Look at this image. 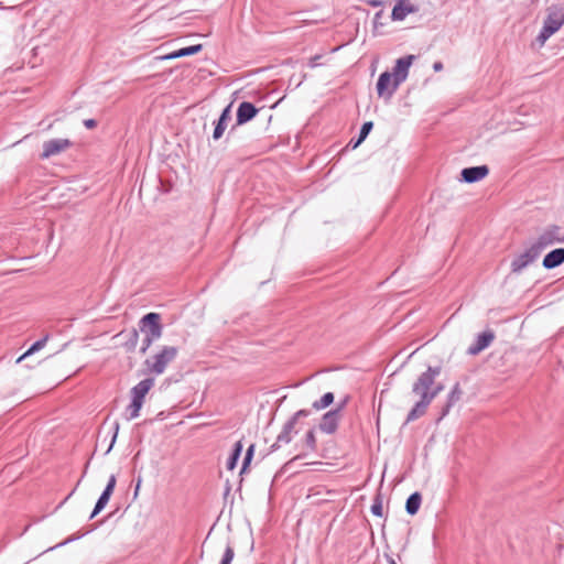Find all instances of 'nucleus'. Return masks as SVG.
<instances>
[{
	"label": "nucleus",
	"instance_id": "obj_1",
	"mask_svg": "<svg viewBox=\"0 0 564 564\" xmlns=\"http://www.w3.org/2000/svg\"><path fill=\"white\" fill-rule=\"evenodd\" d=\"M441 373V367L429 366L417 379L413 382L411 393L417 398L406 416V423L413 422L423 416L433 400L444 390L442 383H436L435 379Z\"/></svg>",
	"mask_w": 564,
	"mask_h": 564
},
{
	"label": "nucleus",
	"instance_id": "obj_2",
	"mask_svg": "<svg viewBox=\"0 0 564 564\" xmlns=\"http://www.w3.org/2000/svg\"><path fill=\"white\" fill-rule=\"evenodd\" d=\"M564 24V4H552L546 10L543 28L536 41L543 45Z\"/></svg>",
	"mask_w": 564,
	"mask_h": 564
},
{
	"label": "nucleus",
	"instance_id": "obj_3",
	"mask_svg": "<svg viewBox=\"0 0 564 564\" xmlns=\"http://www.w3.org/2000/svg\"><path fill=\"white\" fill-rule=\"evenodd\" d=\"M178 348L174 346H162L153 356L144 360L147 372L160 376L164 373L167 366L176 359Z\"/></svg>",
	"mask_w": 564,
	"mask_h": 564
},
{
	"label": "nucleus",
	"instance_id": "obj_4",
	"mask_svg": "<svg viewBox=\"0 0 564 564\" xmlns=\"http://www.w3.org/2000/svg\"><path fill=\"white\" fill-rule=\"evenodd\" d=\"M160 314L148 313L140 321V329L144 334L141 352H145L150 346L162 336L163 327L160 323Z\"/></svg>",
	"mask_w": 564,
	"mask_h": 564
},
{
	"label": "nucleus",
	"instance_id": "obj_5",
	"mask_svg": "<svg viewBox=\"0 0 564 564\" xmlns=\"http://www.w3.org/2000/svg\"><path fill=\"white\" fill-rule=\"evenodd\" d=\"M542 253L540 247L533 242L530 247H528L523 252L516 256L511 262V271L513 273H520L528 265L533 263Z\"/></svg>",
	"mask_w": 564,
	"mask_h": 564
},
{
	"label": "nucleus",
	"instance_id": "obj_6",
	"mask_svg": "<svg viewBox=\"0 0 564 564\" xmlns=\"http://www.w3.org/2000/svg\"><path fill=\"white\" fill-rule=\"evenodd\" d=\"M308 411L300 410L297 411L283 426L281 433L278 435L276 442L272 445V449H276L280 443L288 444L291 442L293 434L297 433L295 430V424L297 420L302 416H307Z\"/></svg>",
	"mask_w": 564,
	"mask_h": 564
},
{
	"label": "nucleus",
	"instance_id": "obj_7",
	"mask_svg": "<svg viewBox=\"0 0 564 564\" xmlns=\"http://www.w3.org/2000/svg\"><path fill=\"white\" fill-rule=\"evenodd\" d=\"M72 145V142L68 139L57 138L51 139L43 143V151L40 155L42 160H47L52 156L58 155L62 152L66 151Z\"/></svg>",
	"mask_w": 564,
	"mask_h": 564
},
{
	"label": "nucleus",
	"instance_id": "obj_8",
	"mask_svg": "<svg viewBox=\"0 0 564 564\" xmlns=\"http://www.w3.org/2000/svg\"><path fill=\"white\" fill-rule=\"evenodd\" d=\"M398 88L399 86H394V78L391 73L383 72L380 74L376 86L377 94L380 98L390 100Z\"/></svg>",
	"mask_w": 564,
	"mask_h": 564
},
{
	"label": "nucleus",
	"instance_id": "obj_9",
	"mask_svg": "<svg viewBox=\"0 0 564 564\" xmlns=\"http://www.w3.org/2000/svg\"><path fill=\"white\" fill-rule=\"evenodd\" d=\"M414 59V55H406L404 57L397 59L393 70L391 73L392 77L394 78V86H400L403 82L406 80L409 69Z\"/></svg>",
	"mask_w": 564,
	"mask_h": 564
},
{
	"label": "nucleus",
	"instance_id": "obj_10",
	"mask_svg": "<svg viewBox=\"0 0 564 564\" xmlns=\"http://www.w3.org/2000/svg\"><path fill=\"white\" fill-rule=\"evenodd\" d=\"M555 242H564V236L561 235V228L558 226H551L540 235L535 245L543 251L546 247Z\"/></svg>",
	"mask_w": 564,
	"mask_h": 564
},
{
	"label": "nucleus",
	"instance_id": "obj_11",
	"mask_svg": "<svg viewBox=\"0 0 564 564\" xmlns=\"http://www.w3.org/2000/svg\"><path fill=\"white\" fill-rule=\"evenodd\" d=\"M259 112V109L256 108V106L249 101H242L239 104L236 115V123L237 126L245 124L252 120L257 113Z\"/></svg>",
	"mask_w": 564,
	"mask_h": 564
},
{
	"label": "nucleus",
	"instance_id": "obj_12",
	"mask_svg": "<svg viewBox=\"0 0 564 564\" xmlns=\"http://www.w3.org/2000/svg\"><path fill=\"white\" fill-rule=\"evenodd\" d=\"M495 334L492 330H485L479 334L473 345L468 347L467 352L471 356L478 355L480 351L489 347L494 341Z\"/></svg>",
	"mask_w": 564,
	"mask_h": 564
},
{
	"label": "nucleus",
	"instance_id": "obj_13",
	"mask_svg": "<svg viewBox=\"0 0 564 564\" xmlns=\"http://www.w3.org/2000/svg\"><path fill=\"white\" fill-rule=\"evenodd\" d=\"M489 169L486 165L466 167L462 171V180L466 183H475L487 176Z\"/></svg>",
	"mask_w": 564,
	"mask_h": 564
},
{
	"label": "nucleus",
	"instance_id": "obj_14",
	"mask_svg": "<svg viewBox=\"0 0 564 564\" xmlns=\"http://www.w3.org/2000/svg\"><path fill=\"white\" fill-rule=\"evenodd\" d=\"M154 386L153 378H145L141 380L131 389V400L141 402L143 404L144 398L151 388Z\"/></svg>",
	"mask_w": 564,
	"mask_h": 564
},
{
	"label": "nucleus",
	"instance_id": "obj_15",
	"mask_svg": "<svg viewBox=\"0 0 564 564\" xmlns=\"http://www.w3.org/2000/svg\"><path fill=\"white\" fill-rule=\"evenodd\" d=\"M415 11L416 9L408 0H399L392 9L391 19L393 21H402L408 14Z\"/></svg>",
	"mask_w": 564,
	"mask_h": 564
},
{
	"label": "nucleus",
	"instance_id": "obj_16",
	"mask_svg": "<svg viewBox=\"0 0 564 564\" xmlns=\"http://www.w3.org/2000/svg\"><path fill=\"white\" fill-rule=\"evenodd\" d=\"M230 118H231V105H228L223 110L219 119L217 120V122L215 124L214 132H213L214 140H219L223 137Z\"/></svg>",
	"mask_w": 564,
	"mask_h": 564
},
{
	"label": "nucleus",
	"instance_id": "obj_17",
	"mask_svg": "<svg viewBox=\"0 0 564 564\" xmlns=\"http://www.w3.org/2000/svg\"><path fill=\"white\" fill-rule=\"evenodd\" d=\"M564 262V248H557L550 251L543 259L545 269H554Z\"/></svg>",
	"mask_w": 564,
	"mask_h": 564
},
{
	"label": "nucleus",
	"instance_id": "obj_18",
	"mask_svg": "<svg viewBox=\"0 0 564 564\" xmlns=\"http://www.w3.org/2000/svg\"><path fill=\"white\" fill-rule=\"evenodd\" d=\"M338 424V411H329L326 414H324L319 429L321 431L330 434L335 432Z\"/></svg>",
	"mask_w": 564,
	"mask_h": 564
},
{
	"label": "nucleus",
	"instance_id": "obj_19",
	"mask_svg": "<svg viewBox=\"0 0 564 564\" xmlns=\"http://www.w3.org/2000/svg\"><path fill=\"white\" fill-rule=\"evenodd\" d=\"M463 391L459 387V383H455L448 393L447 403L443 410L442 416H445L449 412L451 408L460 400Z\"/></svg>",
	"mask_w": 564,
	"mask_h": 564
},
{
	"label": "nucleus",
	"instance_id": "obj_20",
	"mask_svg": "<svg viewBox=\"0 0 564 564\" xmlns=\"http://www.w3.org/2000/svg\"><path fill=\"white\" fill-rule=\"evenodd\" d=\"M202 48H203L202 44L183 47L181 50H177V51L164 56L163 58L164 59H174V58H178V57L189 56V55L200 52Z\"/></svg>",
	"mask_w": 564,
	"mask_h": 564
},
{
	"label": "nucleus",
	"instance_id": "obj_21",
	"mask_svg": "<svg viewBox=\"0 0 564 564\" xmlns=\"http://www.w3.org/2000/svg\"><path fill=\"white\" fill-rule=\"evenodd\" d=\"M241 452H242V443H241V441H238L235 443L232 452L226 462V468L228 470L235 469V467L237 466L238 459L241 455Z\"/></svg>",
	"mask_w": 564,
	"mask_h": 564
},
{
	"label": "nucleus",
	"instance_id": "obj_22",
	"mask_svg": "<svg viewBox=\"0 0 564 564\" xmlns=\"http://www.w3.org/2000/svg\"><path fill=\"white\" fill-rule=\"evenodd\" d=\"M48 340V335H46L45 337H43L42 339L35 341L23 355H21L18 359H17V364L21 362L22 360H24L25 358H28L29 356L33 355L34 352L41 350L42 348L45 347L46 343Z\"/></svg>",
	"mask_w": 564,
	"mask_h": 564
},
{
	"label": "nucleus",
	"instance_id": "obj_23",
	"mask_svg": "<svg viewBox=\"0 0 564 564\" xmlns=\"http://www.w3.org/2000/svg\"><path fill=\"white\" fill-rule=\"evenodd\" d=\"M422 503V496H408V500L405 502V510L409 514L414 516Z\"/></svg>",
	"mask_w": 564,
	"mask_h": 564
},
{
	"label": "nucleus",
	"instance_id": "obj_24",
	"mask_svg": "<svg viewBox=\"0 0 564 564\" xmlns=\"http://www.w3.org/2000/svg\"><path fill=\"white\" fill-rule=\"evenodd\" d=\"M334 401V394L332 392L325 393L318 401L313 403L315 410H323L330 405Z\"/></svg>",
	"mask_w": 564,
	"mask_h": 564
},
{
	"label": "nucleus",
	"instance_id": "obj_25",
	"mask_svg": "<svg viewBox=\"0 0 564 564\" xmlns=\"http://www.w3.org/2000/svg\"><path fill=\"white\" fill-rule=\"evenodd\" d=\"M142 405L143 404L141 402L131 400V403L126 409L127 419L133 420V419L138 417Z\"/></svg>",
	"mask_w": 564,
	"mask_h": 564
},
{
	"label": "nucleus",
	"instance_id": "obj_26",
	"mask_svg": "<svg viewBox=\"0 0 564 564\" xmlns=\"http://www.w3.org/2000/svg\"><path fill=\"white\" fill-rule=\"evenodd\" d=\"M373 124L371 121H367L361 126L359 138L358 140L352 144V149H356L370 133Z\"/></svg>",
	"mask_w": 564,
	"mask_h": 564
},
{
	"label": "nucleus",
	"instance_id": "obj_27",
	"mask_svg": "<svg viewBox=\"0 0 564 564\" xmlns=\"http://www.w3.org/2000/svg\"><path fill=\"white\" fill-rule=\"evenodd\" d=\"M111 496H99L93 512L89 516V519L95 518L109 502Z\"/></svg>",
	"mask_w": 564,
	"mask_h": 564
},
{
	"label": "nucleus",
	"instance_id": "obj_28",
	"mask_svg": "<svg viewBox=\"0 0 564 564\" xmlns=\"http://www.w3.org/2000/svg\"><path fill=\"white\" fill-rule=\"evenodd\" d=\"M371 513L379 518L383 517V503L381 496H376L371 506Z\"/></svg>",
	"mask_w": 564,
	"mask_h": 564
},
{
	"label": "nucleus",
	"instance_id": "obj_29",
	"mask_svg": "<svg viewBox=\"0 0 564 564\" xmlns=\"http://www.w3.org/2000/svg\"><path fill=\"white\" fill-rule=\"evenodd\" d=\"M235 556L234 547L228 543L223 554L220 564H231Z\"/></svg>",
	"mask_w": 564,
	"mask_h": 564
},
{
	"label": "nucleus",
	"instance_id": "obj_30",
	"mask_svg": "<svg viewBox=\"0 0 564 564\" xmlns=\"http://www.w3.org/2000/svg\"><path fill=\"white\" fill-rule=\"evenodd\" d=\"M253 453H254V445L251 444L248 447L247 453L245 455L240 474H243L247 470V467H248V465L250 464V462L252 459Z\"/></svg>",
	"mask_w": 564,
	"mask_h": 564
},
{
	"label": "nucleus",
	"instance_id": "obj_31",
	"mask_svg": "<svg viewBox=\"0 0 564 564\" xmlns=\"http://www.w3.org/2000/svg\"><path fill=\"white\" fill-rule=\"evenodd\" d=\"M115 485H116V478L112 475V476H110V478L101 494H112V491L115 489Z\"/></svg>",
	"mask_w": 564,
	"mask_h": 564
},
{
	"label": "nucleus",
	"instance_id": "obj_32",
	"mask_svg": "<svg viewBox=\"0 0 564 564\" xmlns=\"http://www.w3.org/2000/svg\"><path fill=\"white\" fill-rule=\"evenodd\" d=\"M305 442L307 444V446L310 448H314L315 447V435H314V432L312 430H310L306 435H305Z\"/></svg>",
	"mask_w": 564,
	"mask_h": 564
},
{
	"label": "nucleus",
	"instance_id": "obj_33",
	"mask_svg": "<svg viewBox=\"0 0 564 564\" xmlns=\"http://www.w3.org/2000/svg\"><path fill=\"white\" fill-rule=\"evenodd\" d=\"M83 535H84V534H79V535H76V536H69V538H67L65 541H63V542L58 543V544L56 545V547H57V546H63V545H65V544H67V543H70V542H73V541L77 540V539H80ZM53 549H55V546L50 547L47 551L53 550Z\"/></svg>",
	"mask_w": 564,
	"mask_h": 564
},
{
	"label": "nucleus",
	"instance_id": "obj_34",
	"mask_svg": "<svg viewBox=\"0 0 564 564\" xmlns=\"http://www.w3.org/2000/svg\"><path fill=\"white\" fill-rule=\"evenodd\" d=\"M321 57H322L321 55H315V56L311 57L308 61V66L312 68L316 67L318 65V61L321 59Z\"/></svg>",
	"mask_w": 564,
	"mask_h": 564
},
{
	"label": "nucleus",
	"instance_id": "obj_35",
	"mask_svg": "<svg viewBox=\"0 0 564 564\" xmlns=\"http://www.w3.org/2000/svg\"><path fill=\"white\" fill-rule=\"evenodd\" d=\"M84 126L87 128V129H93L97 126V122L95 119H86L84 120Z\"/></svg>",
	"mask_w": 564,
	"mask_h": 564
},
{
	"label": "nucleus",
	"instance_id": "obj_36",
	"mask_svg": "<svg viewBox=\"0 0 564 564\" xmlns=\"http://www.w3.org/2000/svg\"><path fill=\"white\" fill-rule=\"evenodd\" d=\"M118 429H119V425H118V423H117V424H116V427H115V434H113V436H112L111 444H110L109 448L107 449V452H109V451L111 449V447H112V445H113V443H115V441H116L117 433H118Z\"/></svg>",
	"mask_w": 564,
	"mask_h": 564
},
{
	"label": "nucleus",
	"instance_id": "obj_37",
	"mask_svg": "<svg viewBox=\"0 0 564 564\" xmlns=\"http://www.w3.org/2000/svg\"><path fill=\"white\" fill-rule=\"evenodd\" d=\"M433 69H434L435 72H440V70H442V69H443V64H442V62H435V63L433 64Z\"/></svg>",
	"mask_w": 564,
	"mask_h": 564
},
{
	"label": "nucleus",
	"instance_id": "obj_38",
	"mask_svg": "<svg viewBox=\"0 0 564 564\" xmlns=\"http://www.w3.org/2000/svg\"><path fill=\"white\" fill-rule=\"evenodd\" d=\"M388 563H389V564H397L395 560H394V558H392V557H390V558L388 560Z\"/></svg>",
	"mask_w": 564,
	"mask_h": 564
},
{
	"label": "nucleus",
	"instance_id": "obj_39",
	"mask_svg": "<svg viewBox=\"0 0 564 564\" xmlns=\"http://www.w3.org/2000/svg\"><path fill=\"white\" fill-rule=\"evenodd\" d=\"M140 489V482L137 484V487H135V490H134V494H138V490Z\"/></svg>",
	"mask_w": 564,
	"mask_h": 564
},
{
	"label": "nucleus",
	"instance_id": "obj_40",
	"mask_svg": "<svg viewBox=\"0 0 564 564\" xmlns=\"http://www.w3.org/2000/svg\"><path fill=\"white\" fill-rule=\"evenodd\" d=\"M381 15V12L376 13V19H378Z\"/></svg>",
	"mask_w": 564,
	"mask_h": 564
},
{
	"label": "nucleus",
	"instance_id": "obj_41",
	"mask_svg": "<svg viewBox=\"0 0 564 564\" xmlns=\"http://www.w3.org/2000/svg\"><path fill=\"white\" fill-rule=\"evenodd\" d=\"M379 2L378 1H372L371 4L372 6H377Z\"/></svg>",
	"mask_w": 564,
	"mask_h": 564
}]
</instances>
